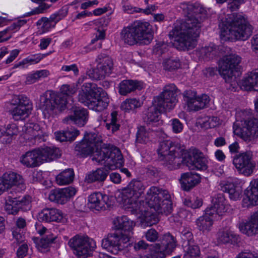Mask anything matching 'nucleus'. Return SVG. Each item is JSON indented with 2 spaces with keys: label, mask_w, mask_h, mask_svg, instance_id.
I'll return each mask as SVG.
<instances>
[{
  "label": "nucleus",
  "mask_w": 258,
  "mask_h": 258,
  "mask_svg": "<svg viewBox=\"0 0 258 258\" xmlns=\"http://www.w3.org/2000/svg\"><path fill=\"white\" fill-rule=\"evenodd\" d=\"M95 149L96 152L92 158L93 161L103 164L110 170H114L123 165V157L118 149L115 148L111 150L105 149L99 150L97 148Z\"/></svg>",
  "instance_id": "nucleus-11"
},
{
  "label": "nucleus",
  "mask_w": 258,
  "mask_h": 258,
  "mask_svg": "<svg viewBox=\"0 0 258 258\" xmlns=\"http://www.w3.org/2000/svg\"><path fill=\"white\" fill-rule=\"evenodd\" d=\"M154 251L150 254H148L141 258H165L167 253L162 249H160L161 246L159 243H156L154 245Z\"/></svg>",
  "instance_id": "nucleus-48"
},
{
  "label": "nucleus",
  "mask_w": 258,
  "mask_h": 258,
  "mask_svg": "<svg viewBox=\"0 0 258 258\" xmlns=\"http://www.w3.org/2000/svg\"><path fill=\"white\" fill-rule=\"evenodd\" d=\"M180 8L187 14L186 18L175 24L169 36L177 49H191L197 45L196 38L200 33L201 22L208 15V10L199 4L186 2L181 3Z\"/></svg>",
  "instance_id": "nucleus-1"
},
{
  "label": "nucleus",
  "mask_w": 258,
  "mask_h": 258,
  "mask_svg": "<svg viewBox=\"0 0 258 258\" xmlns=\"http://www.w3.org/2000/svg\"><path fill=\"white\" fill-rule=\"evenodd\" d=\"M245 195L249 202L248 206L258 205V178L251 181Z\"/></svg>",
  "instance_id": "nucleus-35"
},
{
  "label": "nucleus",
  "mask_w": 258,
  "mask_h": 258,
  "mask_svg": "<svg viewBox=\"0 0 258 258\" xmlns=\"http://www.w3.org/2000/svg\"><path fill=\"white\" fill-rule=\"evenodd\" d=\"M235 258H258V255L250 251H245L239 253Z\"/></svg>",
  "instance_id": "nucleus-64"
},
{
  "label": "nucleus",
  "mask_w": 258,
  "mask_h": 258,
  "mask_svg": "<svg viewBox=\"0 0 258 258\" xmlns=\"http://www.w3.org/2000/svg\"><path fill=\"white\" fill-rule=\"evenodd\" d=\"M187 166L191 170H206L207 168V160L204 154L197 149L193 150L192 155L184 160Z\"/></svg>",
  "instance_id": "nucleus-23"
},
{
  "label": "nucleus",
  "mask_w": 258,
  "mask_h": 258,
  "mask_svg": "<svg viewBox=\"0 0 258 258\" xmlns=\"http://www.w3.org/2000/svg\"><path fill=\"white\" fill-rule=\"evenodd\" d=\"M241 122L240 135L242 139L248 142L258 137V119L250 115L245 116Z\"/></svg>",
  "instance_id": "nucleus-19"
},
{
  "label": "nucleus",
  "mask_w": 258,
  "mask_h": 258,
  "mask_svg": "<svg viewBox=\"0 0 258 258\" xmlns=\"http://www.w3.org/2000/svg\"><path fill=\"white\" fill-rule=\"evenodd\" d=\"M28 246L26 243H23L18 248L17 251V255L19 258H23L28 253Z\"/></svg>",
  "instance_id": "nucleus-61"
},
{
  "label": "nucleus",
  "mask_w": 258,
  "mask_h": 258,
  "mask_svg": "<svg viewBox=\"0 0 258 258\" xmlns=\"http://www.w3.org/2000/svg\"><path fill=\"white\" fill-rule=\"evenodd\" d=\"M169 47V45L168 43L164 42H159L155 45L153 52L156 54L160 55L167 52Z\"/></svg>",
  "instance_id": "nucleus-55"
},
{
  "label": "nucleus",
  "mask_w": 258,
  "mask_h": 258,
  "mask_svg": "<svg viewBox=\"0 0 258 258\" xmlns=\"http://www.w3.org/2000/svg\"><path fill=\"white\" fill-rule=\"evenodd\" d=\"M54 238L50 237L48 235L42 237L37 242L36 245L38 249L41 251L47 249L49 245L53 242Z\"/></svg>",
  "instance_id": "nucleus-54"
},
{
  "label": "nucleus",
  "mask_w": 258,
  "mask_h": 258,
  "mask_svg": "<svg viewBox=\"0 0 258 258\" xmlns=\"http://www.w3.org/2000/svg\"><path fill=\"white\" fill-rule=\"evenodd\" d=\"M213 206L207 208L214 211L218 218L226 212V202L225 199L223 194H218L216 195L212 201Z\"/></svg>",
  "instance_id": "nucleus-36"
},
{
  "label": "nucleus",
  "mask_w": 258,
  "mask_h": 258,
  "mask_svg": "<svg viewBox=\"0 0 258 258\" xmlns=\"http://www.w3.org/2000/svg\"><path fill=\"white\" fill-rule=\"evenodd\" d=\"M25 138L35 139H40L42 136V131L39 125L35 123H28L25 125Z\"/></svg>",
  "instance_id": "nucleus-41"
},
{
  "label": "nucleus",
  "mask_w": 258,
  "mask_h": 258,
  "mask_svg": "<svg viewBox=\"0 0 258 258\" xmlns=\"http://www.w3.org/2000/svg\"><path fill=\"white\" fill-rule=\"evenodd\" d=\"M181 63L178 58H169L163 62L164 69L166 71H173L180 67Z\"/></svg>",
  "instance_id": "nucleus-49"
},
{
  "label": "nucleus",
  "mask_w": 258,
  "mask_h": 258,
  "mask_svg": "<svg viewBox=\"0 0 258 258\" xmlns=\"http://www.w3.org/2000/svg\"><path fill=\"white\" fill-rule=\"evenodd\" d=\"M118 113L116 111H113L111 113L110 122L106 123V127L107 130H111L112 132L114 133L119 130L120 124L117 119Z\"/></svg>",
  "instance_id": "nucleus-52"
},
{
  "label": "nucleus",
  "mask_w": 258,
  "mask_h": 258,
  "mask_svg": "<svg viewBox=\"0 0 258 258\" xmlns=\"http://www.w3.org/2000/svg\"><path fill=\"white\" fill-rule=\"evenodd\" d=\"M78 100L89 108L101 111L107 108L109 99L106 92L95 83H85L79 92Z\"/></svg>",
  "instance_id": "nucleus-7"
},
{
  "label": "nucleus",
  "mask_w": 258,
  "mask_h": 258,
  "mask_svg": "<svg viewBox=\"0 0 258 258\" xmlns=\"http://www.w3.org/2000/svg\"><path fill=\"white\" fill-rule=\"evenodd\" d=\"M182 149L179 145L170 140H164L160 143L157 152L159 159L169 170L177 168L181 161L180 156Z\"/></svg>",
  "instance_id": "nucleus-9"
},
{
  "label": "nucleus",
  "mask_w": 258,
  "mask_h": 258,
  "mask_svg": "<svg viewBox=\"0 0 258 258\" xmlns=\"http://www.w3.org/2000/svg\"><path fill=\"white\" fill-rule=\"evenodd\" d=\"M12 234L13 238L17 243H21L24 241V235L23 230L19 228H13Z\"/></svg>",
  "instance_id": "nucleus-58"
},
{
  "label": "nucleus",
  "mask_w": 258,
  "mask_h": 258,
  "mask_svg": "<svg viewBox=\"0 0 258 258\" xmlns=\"http://www.w3.org/2000/svg\"><path fill=\"white\" fill-rule=\"evenodd\" d=\"M145 186L139 180H132L124 188L119 198L124 205L133 204V202L139 198L144 192Z\"/></svg>",
  "instance_id": "nucleus-16"
},
{
  "label": "nucleus",
  "mask_w": 258,
  "mask_h": 258,
  "mask_svg": "<svg viewBox=\"0 0 258 258\" xmlns=\"http://www.w3.org/2000/svg\"><path fill=\"white\" fill-rule=\"evenodd\" d=\"M184 254L183 258H200V249L197 245H189L183 247Z\"/></svg>",
  "instance_id": "nucleus-46"
},
{
  "label": "nucleus",
  "mask_w": 258,
  "mask_h": 258,
  "mask_svg": "<svg viewBox=\"0 0 258 258\" xmlns=\"http://www.w3.org/2000/svg\"><path fill=\"white\" fill-rule=\"evenodd\" d=\"M239 228L242 233L247 236L256 234L258 232V211L251 216L249 221L240 223Z\"/></svg>",
  "instance_id": "nucleus-30"
},
{
  "label": "nucleus",
  "mask_w": 258,
  "mask_h": 258,
  "mask_svg": "<svg viewBox=\"0 0 258 258\" xmlns=\"http://www.w3.org/2000/svg\"><path fill=\"white\" fill-rule=\"evenodd\" d=\"M252 153L246 151L236 155L233 163L239 173L245 176H250L255 168V163L252 159Z\"/></svg>",
  "instance_id": "nucleus-15"
},
{
  "label": "nucleus",
  "mask_w": 258,
  "mask_h": 258,
  "mask_svg": "<svg viewBox=\"0 0 258 258\" xmlns=\"http://www.w3.org/2000/svg\"><path fill=\"white\" fill-rule=\"evenodd\" d=\"M37 25L41 26L39 30L40 34H43L48 32L51 28L55 27L53 24L48 21L47 18L46 17H42L41 19L39 20L37 22Z\"/></svg>",
  "instance_id": "nucleus-51"
},
{
  "label": "nucleus",
  "mask_w": 258,
  "mask_h": 258,
  "mask_svg": "<svg viewBox=\"0 0 258 258\" xmlns=\"http://www.w3.org/2000/svg\"><path fill=\"white\" fill-rule=\"evenodd\" d=\"M0 139L4 144H10L18 133V129L15 124H8L5 129H1Z\"/></svg>",
  "instance_id": "nucleus-37"
},
{
  "label": "nucleus",
  "mask_w": 258,
  "mask_h": 258,
  "mask_svg": "<svg viewBox=\"0 0 258 258\" xmlns=\"http://www.w3.org/2000/svg\"><path fill=\"white\" fill-rule=\"evenodd\" d=\"M65 15H62L60 13H57L51 15L49 18H47L48 21L55 26L56 23L64 18Z\"/></svg>",
  "instance_id": "nucleus-63"
},
{
  "label": "nucleus",
  "mask_w": 258,
  "mask_h": 258,
  "mask_svg": "<svg viewBox=\"0 0 258 258\" xmlns=\"http://www.w3.org/2000/svg\"><path fill=\"white\" fill-rule=\"evenodd\" d=\"M40 221L45 222H60L63 219V214L61 211L55 208H46L38 214Z\"/></svg>",
  "instance_id": "nucleus-31"
},
{
  "label": "nucleus",
  "mask_w": 258,
  "mask_h": 258,
  "mask_svg": "<svg viewBox=\"0 0 258 258\" xmlns=\"http://www.w3.org/2000/svg\"><path fill=\"white\" fill-rule=\"evenodd\" d=\"M88 201L89 208L97 211H104L111 205L108 196L100 192L91 194Z\"/></svg>",
  "instance_id": "nucleus-22"
},
{
  "label": "nucleus",
  "mask_w": 258,
  "mask_h": 258,
  "mask_svg": "<svg viewBox=\"0 0 258 258\" xmlns=\"http://www.w3.org/2000/svg\"><path fill=\"white\" fill-rule=\"evenodd\" d=\"M139 83L137 81L124 80L118 86V92L121 95L125 96L139 89Z\"/></svg>",
  "instance_id": "nucleus-38"
},
{
  "label": "nucleus",
  "mask_w": 258,
  "mask_h": 258,
  "mask_svg": "<svg viewBox=\"0 0 258 258\" xmlns=\"http://www.w3.org/2000/svg\"><path fill=\"white\" fill-rule=\"evenodd\" d=\"M217 53V47L214 44H210L208 46L202 47L196 50L197 55L200 58L206 60L213 58Z\"/></svg>",
  "instance_id": "nucleus-39"
},
{
  "label": "nucleus",
  "mask_w": 258,
  "mask_h": 258,
  "mask_svg": "<svg viewBox=\"0 0 258 258\" xmlns=\"http://www.w3.org/2000/svg\"><path fill=\"white\" fill-rule=\"evenodd\" d=\"M143 216H144V219L143 224H145L146 226H151L156 224L158 221V219L156 215L151 214L149 212L144 214Z\"/></svg>",
  "instance_id": "nucleus-56"
},
{
  "label": "nucleus",
  "mask_w": 258,
  "mask_h": 258,
  "mask_svg": "<svg viewBox=\"0 0 258 258\" xmlns=\"http://www.w3.org/2000/svg\"><path fill=\"white\" fill-rule=\"evenodd\" d=\"M26 23L27 21L26 20H19L6 29V30H7V32L10 31H17V30L19 29L22 26H23Z\"/></svg>",
  "instance_id": "nucleus-62"
},
{
  "label": "nucleus",
  "mask_w": 258,
  "mask_h": 258,
  "mask_svg": "<svg viewBox=\"0 0 258 258\" xmlns=\"http://www.w3.org/2000/svg\"><path fill=\"white\" fill-rule=\"evenodd\" d=\"M144 201L138 202L135 200L133 204L125 205L128 208H132L137 213H140L142 215L148 212L145 207L148 205L151 209H153L159 214H165L167 215L172 211V204L171 197L166 189L158 186H151L147 191L145 199Z\"/></svg>",
  "instance_id": "nucleus-2"
},
{
  "label": "nucleus",
  "mask_w": 258,
  "mask_h": 258,
  "mask_svg": "<svg viewBox=\"0 0 258 258\" xmlns=\"http://www.w3.org/2000/svg\"><path fill=\"white\" fill-rule=\"evenodd\" d=\"M150 140V136L149 132L147 131L145 127L140 126L138 128V131L136 135V141L141 144H146Z\"/></svg>",
  "instance_id": "nucleus-50"
},
{
  "label": "nucleus",
  "mask_w": 258,
  "mask_h": 258,
  "mask_svg": "<svg viewBox=\"0 0 258 258\" xmlns=\"http://www.w3.org/2000/svg\"><path fill=\"white\" fill-rule=\"evenodd\" d=\"M68 244L74 250V253L78 257H87L96 247V243L94 240L78 235L71 238Z\"/></svg>",
  "instance_id": "nucleus-14"
},
{
  "label": "nucleus",
  "mask_w": 258,
  "mask_h": 258,
  "mask_svg": "<svg viewBox=\"0 0 258 258\" xmlns=\"http://www.w3.org/2000/svg\"><path fill=\"white\" fill-rule=\"evenodd\" d=\"M216 214L214 211L206 209L205 214L196 220V223L198 229L203 232L210 231L213 224V220H218L219 218Z\"/></svg>",
  "instance_id": "nucleus-25"
},
{
  "label": "nucleus",
  "mask_w": 258,
  "mask_h": 258,
  "mask_svg": "<svg viewBox=\"0 0 258 258\" xmlns=\"http://www.w3.org/2000/svg\"><path fill=\"white\" fill-rule=\"evenodd\" d=\"M98 65L95 70L87 72L90 78L94 80H100L106 75H109L113 67L112 59L108 56L99 55L98 56Z\"/></svg>",
  "instance_id": "nucleus-17"
},
{
  "label": "nucleus",
  "mask_w": 258,
  "mask_h": 258,
  "mask_svg": "<svg viewBox=\"0 0 258 258\" xmlns=\"http://www.w3.org/2000/svg\"><path fill=\"white\" fill-rule=\"evenodd\" d=\"M77 90V86L74 84H65L61 87V94L56 95L51 91H46L41 95L39 106L45 118H49L58 111L64 110L67 103L64 95L71 96L76 93Z\"/></svg>",
  "instance_id": "nucleus-6"
},
{
  "label": "nucleus",
  "mask_w": 258,
  "mask_h": 258,
  "mask_svg": "<svg viewBox=\"0 0 258 258\" xmlns=\"http://www.w3.org/2000/svg\"><path fill=\"white\" fill-rule=\"evenodd\" d=\"M13 185L17 186L21 190L26 186L22 176L15 172L6 173L0 178V195Z\"/></svg>",
  "instance_id": "nucleus-20"
},
{
  "label": "nucleus",
  "mask_w": 258,
  "mask_h": 258,
  "mask_svg": "<svg viewBox=\"0 0 258 258\" xmlns=\"http://www.w3.org/2000/svg\"><path fill=\"white\" fill-rule=\"evenodd\" d=\"M43 58L42 55L41 54H35L30 56L25 59H24L22 61L16 63L14 66L15 68L22 67L24 68L26 64L28 63L30 64H35L39 62L41 59Z\"/></svg>",
  "instance_id": "nucleus-47"
},
{
  "label": "nucleus",
  "mask_w": 258,
  "mask_h": 258,
  "mask_svg": "<svg viewBox=\"0 0 258 258\" xmlns=\"http://www.w3.org/2000/svg\"><path fill=\"white\" fill-rule=\"evenodd\" d=\"M113 223L117 229L123 230L125 233L120 235L113 234L108 236L102 239L101 245L110 253L116 254L130 244V239L133 234L132 230L135 223L125 216L116 217Z\"/></svg>",
  "instance_id": "nucleus-5"
},
{
  "label": "nucleus",
  "mask_w": 258,
  "mask_h": 258,
  "mask_svg": "<svg viewBox=\"0 0 258 258\" xmlns=\"http://www.w3.org/2000/svg\"><path fill=\"white\" fill-rule=\"evenodd\" d=\"M74 178L73 169H68L60 173L56 177V181L59 185H66L71 183Z\"/></svg>",
  "instance_id": "nucleus-42"
},
{
  "label": "nucleus",
  "mask_w": 258,
  "mask_h": 258,
  "mask_svg": "<svg viewBox=\"0 0 258 258\" xmlns=\"http://www.w3.org/2000/svg\"><path fill=\"white\" fill-rule=\"evenodd\" d=\"M41 163L44 161L50 162L60 156L59 149L54 147H45L38 148Z\"/></svg>",
  "instance_id": "nucleus-34"
},
{
  "label": "nucleus",
  "mask_w": 258,
  "mask_h": 258,
  "mask_svg": "<svg viewBox=\"0 0 258 258\" xmlns=\"http://www.w3.org/2000/svg\"><path fill=\"white\" fill-rule=\"evenodd\" d=\"M161 248L164 250L168 254H171L177 245V240L175 236L170 233L163 234L160 238Z\"/></svg>",
  "instance_id": "nucleus-33"
},
{
  "label": "nucleus",
  "mask_w": 258,
  "mask_h": 258,
  "mask_svg": "<svg viewBox=\"0 0 258 258\" xmlns=\"http://www.w3.org/2000/svg\"><path fill=\"white\" fill-rule=\"evenodd\" d=\"M178 90L173 84L164 86L163 91L154 97L152 105L145 111L144 121L148 124H153L160 120L161 114L173 109L178 101Z\"/></svg>",
  "instance_id": "nucleus-3"
},
{
  "label": "nucleus",
  "mask_w": 258,
  "mask_h": 258,
  "mask_svg": "<svg viewBox=\"0 0 258 258\" xmlns=\"http://www.w3.org/2000/svg\"><path fill=\"white\" fill-rule=\"evenodd\" d=\"M101 137L95 133H86L83 139L76 144L75 151L82 157H86L94 153L96 148L100 146Z\"/></svg>",
  "instance_id": "nucleus-13"
},
{
  "label": "nucleus",
  "mask_w": 258,
  "mask_h": 258,
  "mask_svg": "<svg viewBox=\"0 0 258 258\" xmlns=\"http://www.w3.org/2000/svg\"><path fill=\"white\" fill-rule=\"evenodd\" d=\"M188 109L189 111H198L206 107L209 103L210 99L208 95L202 94L197 96L195 92L188 91L185 95Z\"/></svg>",
  "instance_id": "nucleus-21"
},
{
  "label": "nucleus",
  "mask_w": 258,
  "mask_h": 258,
  "mask_svg": "<svg viewBox=\"0 0 258 258\" xmlns=\"http://www.w3.org/2000/svg\"><path fill=\"white\" fill-rule=\"evenodd\" d=\"M242 89L258 91V70L248 72L240 82Z\"/></svg>",
  "instance_id": "nucleus-29"
},
{
  "label": "nucleus",
  "mask_w": 258,
  "mask_h": 258,
  "mask_svg": "<svg viewBox=\"0 0 258 258\" xmlns=\"http://www.w3.org/2000/svg\"><path fill=\"white\" fill-rule=\"evenodd\" d=\"M142 104L139 99L128 98L124 100L121 104L120 108L124 111H128L141 107Z\"/></svg>",
  "instance_id": "nucleus-45"
},
{
  "label": "nucleus",
  "mask_w": 258,
  "mask_h": 258,
  "mask_svg": "<svg viewBox=\"0 0 258 258\" xmlns=\"http://www.w3.org/2000/svg\"><path fill=\"white\" fill-rule=\"evenodd\" d=\"M181 238L183 247H186L187 246L193 244L194 242L192 233L189 230H183L181 232Z\"/></svg>",
  "instance_id": "nucleus-53"
},
{
  "label": "nucleus",
  "mask_w": 258,
  "mask_h": 258,
  "mask_svg": "<svg viewBox=\"0 0 258 258\" xmlns=\"http://www.w3.org/2000/svg\"><path fill=\"white\" fill-rule=\"evenodd\" d=\"M220 187L222 191L228 194L231 200H240L242 189L236 182L224 181L220 184Z\"/></svg>",
  "instance_id": "nucleus-26"
},
{
  "label": "nucleus",
  "mask_w": 258,
  "mask_h": 258,
  "mask_svg": "<svg viewBox=\"0 0 258 258\" xmlns=\"http://www.w3.org/2000/svg\"><path fill=\"white\" fill-rule=\"evenodd\" d=\"M200 180L201 177L198 174L191 172L183 173L180 178L181 187L184 190L188 191L198 184Z\"/></svg>",
  "instance_id": "nucleus-32"
},
{
  "label": "nucleus",
  "mask_w": 258,
  "mask_h": 258,
  "mask_svg": "<svg viewBox=\"0 0 258 258\" xmlns=\"http://www.w3.org/2000/svg\"><path fill=\"white\" fill-rule=\"evenodd\" d=\"M144 236L148 241L154 242L159 238V233L155 229L151 228L144 233Z\"/></svg>",
  "instance_id": "nucleus-57"
},
{
  "label": "nucleus",
  "mask_w": 258,
  "mask_h": 258,
  "mask_svg": "<svg viewBox=\"0 0 258 258\" xmlns=\"http://www.w3.org/2000/svg\"><path fill=\"white\" fill-rule=\"evenodd\" d=\"M39 150L34 149L23 154L20 159V162L29 168H34L41 164Z\"/></svg>",
  "instance_id": "nucleus-28"
},
{
  "label": "nucleus",
  "mask_w": 258,
  "mask_h": 258,
  "mask_svg": "<svg viewBox=\"0 0 258 258\" xmlns=\"http://www.w3.org/2000/svg\"><path fill=\"white\" fill-rule=\"evenodd\" d=\"M31 197L25 196L23 197H12L8 196L5 207V210L9 214L15 215L21 209L26 211L30 209Z\"/></svg>",
  "instance_id": "nucleus-18"
},
{
  "label": "nucleus",
  "mask_w": 258,
  "mask_h": 258,
  "mask_svg": "<svg viewBox=\"0 0 258 258\" xmlns=\"http://www.w3.org/2000/svg\"><path fill=\"white\" fill-rule=\"evenodd\" d=\"M108 172L104 168H98L95 171L89 172L85 177V180L88 183L95 181L102 182L105 180Z\"/></svg>",
  "instance_id": "nucleus-40"
},
{
  "label": "nucleus",
  "mask_w": 258,
  "mask_h": 258,
  "mask_svg": "<svg viewBox=\"0 0 258 258\" xmlns=\"http://www.w3.org/2000/svg\"><path fill=\"white\" fill-rule=\"evenodd\" d=\"M219 119L215 116H206L200 119L198 123L201 127L208 129L214 128L218 124Z\"/></svg>",
  "instance_id": "nucleus-44"
},
{
  "label": "nucleus",
  "mask_w": 258,
  "mask_h": 258,
  "mask_svg": "<svg viewBox=\"0 0 258 258\" xmlns=\"http://www.w3.org/2000/svg\"><path fill=\"white\" fill-rule=\"evenodd\" d=\"M9 103L14 106L10 111L17 120L27 117L33 109L32 102L25 95H14Z\"/></svg>",
  "instance_id": "nucleus-12"
},
{
  "label": "nucleus",
  "mask_w": 258,
  "mask_h": 258,
  "mask_svg": "<svg viewBox=\"0 0 258 258\" xmlns=\"http://www.w3.org/2000/svg\"><path fill=\"white\" fill-rule=\"evenodd\" d=\"M88 119V113L84 108H77L74 111L73 115H69L63 119L64 123L74 122L80 126H84Z\"/></svg>",
  "instance_id": "nucleus-27"
},
{
  "label": "nucleus",
  "mask_w": 258,
  "mask_h": 258,
  "mask_svg": "<svg viewBox=\"0 0 258 258\" xmlns=\"http://www.w3.org/2000/svg\"><path fill=\"white\" fill-rule=\"evenodd\" d=\"M75 188L69 186L60 189L52 190L49 195V199L52 202L64 204L76 193Z\"/></svg>",
  "instance_id": "nucleus-24"
},
{
  "label": "nucleus",
  "mask_w": 258,
  "mask_h": 258,
  "mask_svg": "<svg viewBox=\"0 0 258 258\" xmlns=\"http://www.w3.org/2000/svg\"><path fill=\"white\" fill-rule=\"evenodd\" d=\"M238 235L230 230L219 231L218 233V241L221 243H227L233 238L237 239Z\"/></svg>",
  "instance_id": "nucleus-43"
},
{
  "label": "nucleus",
  "mask_w": 258,
  "mask_h": 258,
  "mask_svg": "<svg viewBox=\"0 0 258 258\" xmlns=\"http://www.w3.org/2000/svg\"><path fill=\"white\" fill-rule=\"evenodd\" d=\"M64 132L67 141H74L80 134L79 131L75 128H71Z\"/></svg>",
  "instance_id": "nucleus-59"
},
{
  "label": "nucleus",
  "mask_w": 258,
  "mask_h": 258,
  "mask_svg": "<svg viewBox=\"0 0 258 258\" xmlns=\"http://www.w3.org/2000/svg\"><path fill=\"white\" fill-rule=\"evenodd\" d=\"M171 122L172 131L174 133L178 134L182 132L183 124L179 119L174 118L171 120Z\"/></svg>",
  "instance_id": "nucleus-60"
},
{
  "label": "nucleus",
  "mask_w": 258,
  "mask_h": 258,
  "mask_svg": "<svg viewBox=\"0 0 258 258\" xmlns=\"http://www.w3.org/2000/svg\"><path fill=\"white\" fill-rule=\"evenodd\" d=\"M219 26L221 35L225 40H245L252 33V26L240 14L228 15L224 20H221Z\"/></svg>",
  "instance_id": "nucleus-4"
},
{
  "label": "nucleus",
  "mask_w": 258,
  "mask_h": 258,
  "mask_svg": "<svg viewBox=\"0 0 258 258\" xmlns=\"http://www.w3.org/2000/svg\"><path fill=\"white\" fill-rule=\"evenodd\" d=\"M241 60L236 54H230L224 57L219 64V72L227 83L229 84V89H235L238 85L234 72Z\"/></svg>",
  "instance_id": "nucleus-10"
},
{
  "label": "nucleus",
  "mask_w": 258,
  "mask_h": 258,
  "mask_svg": "<svg viewBox=\"0 0 258 258\" xmlns=\"http://www.w3.org/2000/svg\"><path fill=\"white\" fill-rule=\"evenodd\" d=\"M120 38L130 45L138 43L148 45L152 41L153 35L149 23L137 21L121 30Z\"/></svg>",
  "instance_id": "nucleus-8"
}]
</instances>
